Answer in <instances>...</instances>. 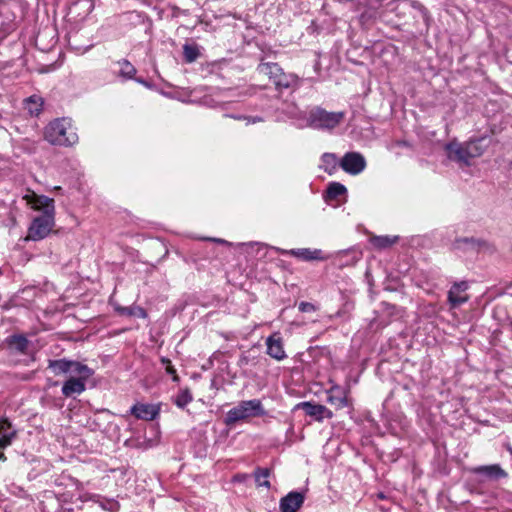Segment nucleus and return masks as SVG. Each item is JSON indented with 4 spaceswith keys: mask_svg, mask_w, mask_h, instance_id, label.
<instances>
[{
    "mask_svg": "<svg viewBox=\"0 0 512 512\" xmlns=\"http://www.w3.org/2000/svg\"><path fill=\"white\" fill-rule=\"evenodd\" d=\"M34 210L42 211L43 214H55L54 200L47 196L37 195L29 192L23 197Z\"/></svg>",
    "mask_w": 512,
    "mask_h": 512,
    "instance_id": "6e6552de",
    "label": "nucleus"
},
{
    "mask_svg": "<svg viewBox=\"0 0 512 512\" xmlns=\"http://www.w3.org/2000/svg\"><path fill=\"white\" fill-rule=\"evenodd\" d=\"M345 118V112H328L323 108H313L308 116V125L315 129L332 130Z\"/></svg>",
    "mask_w": 512,
    "mask_h": 512,
    "instance_id": "7ed1b4c3",
    "label": "nucleus"
},
{
    "mask_svg": "<svg viewBox=\"0 0 512 512\" xmlns=\"http://www.w3.org/2000/svg\"><path fill=\"white\" fill-rule=\"evenodd\" d=\"M304 503V495L301 492L292 491L280 500L281 512H297Z\"/></svg>",
    "mask_w": 512,
    "mask_h": 512,
    "instance_id": "9b49d317",
    "label": "nucleus"
},
{
    "mask_svg": "<svg viewBox=\"0 0 512 512\" xmlns=\"http://www.w3.org/2000/svg\"><path fill=\"white\" fill-rule=\"evenodd\" d=\"M327 401L336 409H342L348 406L347 390L339 385H333L328 390Z\"/></svg>",
    "mask_w": 512,
    "mask_h": 512,
    "instance_id": "f8f14e48",
    "label": "nucleus"
},
{
    "mask_svg": "<svg viewBox=\"0 0 512 512\" xmlns=\"http://www.w3.org/2000/svg\"><path fill=\"white\" fill-rule=\"evenodd\" d=\"M49 368H51L55 374L69 373L70 361L65 359L53 360L50 361Z\"/></svg>",
    "mask_w": 512,
    "mask_h": 512,
    "instance_id": "cd10ccee",
    "label": "nucleus"
},
{
    "mask_svg": "<svg viewBox=\"0 0 512 512\" xmlns=\"http://www.w3.org/2000/svg\"><path fill=\"white\" fill-rule=\"evenodd\" d=\"M258 72L269 77L279 90L293 87L298 82V77L293 74H286L277 63H261Z\"/></svg>",
    "mask_w": 512,
    "mask_h": 512,
    "instance_id": "20e7f679",
    "label": "nucleus"
},
{
    "mask_svg": "<svg viewBox=\"0 0 512 512\" xmlns=\"http://www.w3.org/2000/svg\"><path fill=\"white\" fill-rule=\"evenodd\" d=\"M130 412L137 419L151 421L158 416L160 408L153 404L137 403L131 407Z\"/></svg>",
    "mask_w": 512,
    "mask_h": 512,
    "instance_id": "9d476101",
    "label": "nucleus"
},
{
    "mask_svg": "<svg viewBox=\"0 0 512 512\" xmlns=\"http://www.w3.org/2000/svg\"><path fill=\"white\" fill-rule=\"evenodd\" d=\"M448 299L453 308H456L468 300L465 290H449Z\"/></svg>",
    "mask_w": 512,
    "mask_h": 512,
    "instance_id": "a878e982",
    "label": "nucleus"
},
{
    "mask_svg": "<svg viewBox=\"0 0 512 512\" xmlns=\"http://www.w3.org/2000/svg\"><path fill=\"white\" fill-rule=\"evenodd\" d=\"M399 240L398 236L384 235V236H372L370 243L374 248L383 250L396 244Z\"/></svg>",
    "mask_w": 512,
    "mask_h": 512,
    "instance_id": "aec40b11",
    "label": "nucleus"
},
{
    "mask_svg": "<svg viewBox=\"0 0 512 512\" xmlns=\"http://www.w3.org/2000/svg\"><path fill=\"white\" fill-rule=\"evenodd\" d=\"M69 373L76 378L88 380V378L93 374V371L87 365L76 361H70Z\"/></svg>",
    "mask_w": 512,
    "mask_h": 512,
    "instance_id": "412c9836",
    "label": "nucleus"
},
{
    "mask_svg": "<svg viewBox=\"0 0 512 512\" xmlns=\"http://www.w3.org/2000/svg\"><path fill=\"white\" fill-rule=\"evenodd\" d=\"M290 255H293L299 259L305 260V261H311V260H322L324 259L322 255V251L318 249H308V248H301V249H292L288 252Z\"/></svg>",
    "mask_w": 512,
    "mask_h": 512,
    "instance_id": "a211bd4d",
    "label": "nucleus"
},
{
    "mask_svg": "<svg viewBox=\"0 0 512 512\" xmlns=\"http://www.w3.org/2000/svg\"><path fill=\"white\" fill-rule=\"evenodd\" d=\"M270 469L258 467L254 472L255 482L258 487L270 488V482L268 480L270 476Z\"/></svg>",
    "mask_w": 512,
    "mask_h": 512,
    "instance_id": "393cba45",
    "label": "nucleus"
},
{
    "mask_svg": "<svg viewBox=\"0 0 512 512\" xmlns=\"http://www.w3.org/2000/svg\"><path fill=\"white\" fill-rule=\"evenodd\" d=\"M162 361H163V363H168V364H170V361H169V360H165V359H163ZM166 371H167V373H168V374L173 375V380H177V379H178V377H177V375H176V370L174 369V367H173V366L168 365V366L166 367Z\"/></svg>",
    "mask_w": 512,
    "mask_h": 512,
    "instance_id": "f704fd0d",
    "label": "nucleus"
},
{
    "mask_svg": "<svg viewBox=\"0 0 512 512\" xmlns=\"http://www.w3.org/2000/svg\"><path fill=\"white\" fill-rule=\"evenodd\" d=\"M485 140V138H478L464 142L471 160L480 157L485 152L487 148V145L484 144Z\"/></svg>",
    "mask_w": 512,
    "mask_h": 512,
    "instance_id": "6ab92c4d",
    "label": "nucleus"
},
{
    "mask_svg": "<svg viewBox=\"0 0 512 512\" xmlns=\"http://www.w3.org/2000/svg\"><path fill=\"white\" fill-rule=\"evenodd\" d=\"M339 164L345 172L351 175H358L366 168V160L358 152L346 153Z\"/></svg>",
    "mask_w": 512,
    "mask_h": 512,
    "instance_id": "423d86ee",
    "label": "nucleus"
},
{
    "mask_svg": "<svg viewBox=\"0 0 512 512\" xmlns=\"http://www.w3.org/2000/svg\"><path fill=\"white\" fill-rule=\"evenodd\" d=\"M102 507L110 512H118L120 509L119 503L115 500H106Z\"/></svg>",
    "mask_w": 512,
    "mask_h": 512,
    "instance_id": "2f4dec72",
    "label": "nucleus"
},
{
    "mask_svg": "<svg viewBox=\"0 0 512 512\" xmlns=\"http://www.w3.org/2000/svg\"><path fill=\"white\" fill-rule=\"evenodd\" d=\"M478 245L481 250L487 251L489 253L495 252V247L485 241H479Z\"/></svg>",
    "mask_w": 512,
    "mask_h": 512,
    "instance_id": "72a5a7b5",
    "label": "nucleus"
},
{
    "mask_svg": "<svg viewBox=\"0 0 512 512\" xmlns=\"http://www.w3.org/2000/svg\"><path fill=\"white\" fill-rule=\"evenodd\" d=\"M43 100L41 97L33 95L25 100V109L32 116H37L42 110Z\"/></svg>",
    "mask_w": 512,
    "mask_h": 512,
    "instance_id": "4be33fe9",
    "label": "nucleus"
},
{
    "mask_svg": "<svg viewBox=\"0 0 512 512\" xmlns=\"http://www.w3.org/2000/svg\"><path fill=\"white\" fill-rule=\"evenodd\" d=\"M264 414L265 410L260 400L253 399L241 401L227 412L225 424L230 426L241 420H245L250 417L263 416Z\"/></svg>",
    "mask_w": 512,
    "mask_h": 512,
    "instance_id": "f03ea898",
    "label": "nucleus"
},
{
    "mask_svg": "<svg viewBox=\"0 0 512 512\" xmlns=\"http://www.w3.org/2000/svg\"><path fill=\"white\" fill-rule=\"evenodd\" d=\"M322 165L320 166L325 172L332 174L337 167V157L333 153H324L321 157Z\"/></svg>",
    "mask_w": 512,
    "mask_h": 512,
    "instance_id": "b1692460",
    "label": "nucleus"
},
{
    "mask_svg": "<svg viewBox=\"0 0 512 512\" xmlns=\"http://www.w3.org/2000/svg\"><path fill=\"white\" fill-rule=\"evenodd\" d=\"M44 136L49 143L59 146H72L78 141L77 133L68 118L50 122L45 128Z\"/></svg>",
    "mask_w": 512,
    "mask_h": 512,
    "instance_id": "f257e3e1",
    "label": "nucleus"
},
{
    "mask_svg": "<svg viewBox=\"0 0 512 512\" xmlns=\"http://www.w3.org/2000/svg\"><path fill=\"white\" fill-rule=\"evenodd\" d=\"M54 226V214L36 217L29 227L28 238L33 241L45 238Z\"/></svg>",
    "mask_w": 512,
    "mask_h": 512,
    "instance_id": "39448f33",
    "label": "nucleus"
},
{
    "mask_svg": "<svg viewBox=\"0 0 512 512\" xmlns=\"http://www.w3.org/2000/svg\"><path fill=\"white\" fill-rule=\"evenodd\" d=\"M184 56L188 62H193L198 57V51L195 47H192L190 45H184Z\"/></svg>",
    "mask_w": 512,
    "mask_h": 512,
    "instance_id": "c85d7f7f",
    "label": "nucleus"
},
{
    "mask_svg": "<svg viewBox=\"0 0 512 512\" xmlns=\"http://www.w3.org/2000/svg\"><path fill=\"white\" fill-rule=\"evenodd\" d=\"M109 302L114 307L115 311H117L120 315L134 316V317L143 318V319L147 317L146 311L140 306H122V305H120L117 301L115 293H113V295L110 297Z\"/></svg>",
    "mask_w": 512,
    "mask_h": 512,
    "instance_id": "ddd939ff",
    "label": "nucleus"
},
{
    "mask_svg": "<svg viewBox=\"0 0 512 512\" xmlns=\"http://www.w3.org/2000/svg\"><path fill=\"white\" fill-rule=\"evenodd\" d=\"M9 344L17 351L26 353L29 341L22 335H13L9 339Z\"/></svg>",
    "mask_w": 512,
    "mask_h": 512,
    "instance_id": "bb28decb",
    "label": "nucleus"
},
{
    "mask_svg": "<svg viewBox=\"0 0 512 512\" xmlns=\"http://www.w3.org/2000/svg\"><path fill=\"white\" fill-rule=\"evenodd\" d=\"M299 310L303 313H310L316 310V306L309 302H301L299 304Z\"/></svg>",
    "mask_w": 512,
    "mask_h": 512,
    "instance_id": "473e14b6",
    "label": "nucleus"
},
{
    "mask_svg": "<svg viewBox=\"0 0 512 512\" xmlns=\"http://www.w3.org/2000/svg\"><path fill=\"white\" fill-rule=\"evenodd\" d=\"M305 413L316 420L321 421L324 418H332L333 413L327 407L320 404H312L310 402H304L301 404Z\"/></svg>",
    "mask_w": 512,
    "mask_h": 512,
    "instance_id": "2eb2a0df",
    "label": "nucleus"
},
{
    "mask_svg": "<svg viewBox=\"0 0 512 512\" xmlns=\"http://www.w3.org/2000/svg\"><path fill=\"white\" fill-rule=\"evenodd\" d=\"M191 401L192 397L190 394L188 392H183L176 397L175 404L180 408H184Z\"/></svg>",
    "mask_w": 512,
    "mask_h": 512,
    "instance_id": "c756f323",
    "label": "nucleus"
},
{
    "mask_svg": "<svg viewBox=\"0 0 512 512\" xmlns=\"http://www.w3.org/2000/svg\"><path fill=\"white\" fill-rule=\"evenodd\" d=\"M462 241H463L464 243L473 242V240H472V239H471V240H469V239H467V238L463 239Z\"/></svg>",
    "mask_w": 512,
    "mask_h": 512,
    "instance_id": "4c0bfd02",
    "label": "nucleus"
},
{
    "mask_svg": "<svg viewBox=\"0 0 512 512\" xmlns=\"http://www.w3.org/2000/svg\"><path fill=\"white\" fill-rule=\"evenodd\" d=\"M447 157L460 166H469L471 164V158L466 149L465 143L458 142L456 140L451 141L446 145Z\"/></svg>",
    "mask_w": 512,
    "mask_h": 512,
    "instance_id": "0eeeda50",
    "label": "nucleus"
},
{
    "mask_svg": "<svg viewBox=\"0 0 512 512\" xmlns=\"http://www.w3.org/2000/svg\"><path fill=\"white\" fill-rule=\"evenodd\" d=\"M120 72L122 75L131 78L136 73V69L128 61L125 60L121 63Z\"/></svg>",
    "mask_w": 512,
    "mask_h": 512,
    "instance_id": "7c9ffc66",
    "label": "nucleus"
},
{
    "mask_svg": "<svg viewBox=\"0 0 512 512\" xmlns=\"http://www.w3.org/2000/svg\"><path fill=\"white\" fill-rule=\"evenodd\" d=\"M347 193V188L339 183V182H332L328 185V188L326 190V199L327 200H334L337 199L339 196L345 195Z\"/></svg>",
    "mask_w": 512,
    "mask_h": 512,
    "instance_id": "5701e85b",
    "label": "nucleus"
},
{
    "mask_svg": "<svg viewBox=\"0 0 512 512\" xmlns=\"http://www.w3.org/2000/svg\"><path fill=\"white\" fill-rule=\"evenodd\" d=\"M474 473L482 475L489 480H498L507 477V473L498 464L476 467Z\"/></svg>",
    "mask_w": 512,
    "mask_h": 512,
    "instance_id": "dca6fc26",
    "label": "nucleus"
},
{
    "mask_svg": "<svg viewBox=\"0 0 512 512\" xmlns=\"http://www.w3.org/2000/svg\"><path fill=\"white\" fill-rule=\"evenodd\" d=\"M86 379L71 376L62 386V394L71 397L75 394H81L85 390Z\"/></svg>",
    "mask_w": 512,
    "mask_h": 512,
    "instance_id": "f3484780",
    "label": "nucleus"
},
{
    "mask_svg": "<svg viewBox=\"0 0 512 512\" xmlns=\"http://www.w3.org/2000/svg\"><path fill=\"white\" fill-rule=\"evenodd\" d=\"M267 353L276 360H283L286 357L283 344L279 334H273L266 340Z\"/></svg>",
    "mask_w": 512,
    "mask_h": 512,
    "instance_id": "4468645a",
    "label": "nucleus"
},
{
    "mask_svg": "<svg viewBox=\"0 0 512 512\" xmlns=\"http://www.w3.org/2000/svg\"><path fill=\"white\" fill-rule=\"evenodd\" d=\"M464 285L466 286V285H468V283L466 281H462L460 283L456 282V283H454L452 288L458 289V288H462V286H464Z\"/></svg>",
    "mask_w": 512,
    "mask_h": 512,
    "instance_id": "c9c22d12",
    "label": "nucleus"
},
{
    "mask_svg": "<svg viewBox=\"0 0 512 512\" xmlns=\"http://www.w3.org/2000/svg\"><path fill=\"white\" fill-rule=\"evenodd\" d=\"M16 430L12 427L7 419L0 420V451L12 444L13 439L16 437ZM6 456L0 452V461H5Z\"/></svg>",
    "mask_w": 512,
    "mask_h": 512,
    "instance_id": "1a4fd4ad",
    "label": "nucleus"
},
{
    "mask_svg": "<svg viewBox=\"0 0 512 512\" xmlns=\"http://www.w3.org/2000/svg\"><path fill=\"white\" fill-rule=\"evenodd\" d=\"M211 240H212V241H215V242H218V243H226V241H225V240H223V239L213 238V239H211Z\"/></svg>",
    "mask_w": 512,
    "mask_h": 512,
    "instance_id": "e433bc0d",
    "label": "nucleus"
}]
</instances>
